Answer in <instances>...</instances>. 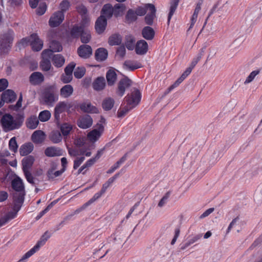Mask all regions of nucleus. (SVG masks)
<instances>
[{"label":"nucleus","instance_id":"f257e3e1","mask_svg":"<svg viewBox=\"0 0 262 262\" xmlns=\"http://www.w3.org/2000/svg\"><path fill=\"white\" fill-rule=\"evenodd\" d=\"M42 100L43 103L49 106H53L58 100V94L55 85L46 88L42 94Z\"/></svg>","mask_w":262,"mask_h":262},{"label":"nucleus","instance_id":"f03ea898","mask_svg":"<svg viewBox=\"0 0 262 262\" xmlns=\"http://www.w3.org/2000/svg\"><path fill=\"white\" fill-rule=\"evenodd\" d=\"M14 205L13 208V210L8 212L6 215L2 217L5 224L8 222L9 221L15 218L17 215V212L19 210L21 204L23 202V195L22 193L15 194L14 195Z\"/></svg>","mask_w":262,"mask_h":262},{"label":"nucleus","instance_id":"7ed1b4c3","mask_svg":"<svg viewBox=\"0 0 262 262\" xmlns=\"http://www.w3.org/2000/svg\"><path fill=\"white\" fill-rule=\"evenodd\" d=\"M71 35L74 37L80 36L81 41L83 43L89 42L91 39L90 31L83 27H74L71 31Z\"/></svg>","mask_w":262,"mask_h":262},{"label":"nucleus","instance_id":"20e7f679","mask_svg":"<svg viewBox=\"0 0 262 262\" xmlns=\"http://www.w3.org/2000/svg\"><path fill=\"white\" fill-rule=\"evenodd\" d=\"M50 235L48 232H45L38 241L33 248L25 253L18 262H24L25 260L28 259L33 255L36 252L39 250L40 247L43 246L47 240L49 238Z\"/></svg>","mask_w":262,"mask_h":262},{"label":"nucleus","instance_id":"39448f33","mask_svg":"<svg viewBox=\"0 0 262 262\" xmlns=\"http://www.w3.org/2000/svg\"><path fill=\"white\" fill-rule=\"evenodd\" d=\"M20 43L23 46H27L30 44L34 51H38L43 47V42L41 40L36 34H32L29 38L23 39Z\"/></svg>","mask_w":262,"mask_h":262},{"label":"nucleus","instance_id":"423d86ee","mask_svg":"<svg viewBox=\"0 0 262 262\" xmlns=\"http://www.w3.org/2000/svg\"><path fill=\"white\" fill-rule=\"evenodd\" d=\"M1 123L3 128L5 132L13 130L19 126V124L10 114H6L3 116L1 119Z\"/></svg>","mask_w":262,"mask_h":262},{"label":"nucleus","instance_id":"0eeeda50","mask_svg":"<svg viewBox=\"0 0 262 262\" xmlns=\"http://www.w3.org/2000/svg\"><path fill=\"white\" fill-rule=\"evenodd\" d=\"M141 94L138 90H134L130 95L126 97L127 105L130 108H133L137 106L140 102Z\"/></svg>","mask_w":262,"mask_h":262},{"label":"nucleus","instance_id":"6e6552de","mask_svg":"<svg viewBox=\"0 0 262 262\" xmlns=\"http://www.w3.org/2000/svg\"><path fill=\"white\" fill-rule=\"evenodd\" d=\"M52 51L49 50H45L42 53V60L40 62V66L42 70L48 71L51 67L50 59L52 56Z\"/></svg>","mask_w":262,"mask_h":262},{"label":"nucleus","instance_id":"1a4fd4ad","mask_svg":"<svg viewBox=\"0 0 262 262\" xmlns=\"http://www.w3.org/2000/svg\"><path fill=\"white\" fill-rule=\"evenodd\" d=\"M64 18V15L62 12L56 11L50 17L49 25L51 27H56L60 25Z\"/></svg>","mask_w":262,"mask_h":262},{"label":"nucleus","instance_id":"9d476101","mask_svg":"<svg viewBox=\"0 0 262 262\" xmlns=\"http://www.w3.org/2000/svg\"><path fill=\"white\" fill-rule=\"evenodd\" d=\"M104 130L101 127L100 129L95 127V128L89 132L86 136L88 140L92 143H94L99 140L102 135Z\"/></svg>","mask_w":262,"mask_h":262},{"label":"nucleus","instance_id":"9b49d317","mask_svg":"<svg viewBox=\"0 0 262 262\" xmlns=\"http://www.w3.org/2000/svg\"><path fill=\"white\" fill-rule=\"evenodd\" d=\"M77 52L79 57L86 59L89 58L92 56L93 50L89 45H82L78 48Z\"/></svg>","mask_w":262,"mask_h":262},{"label":"nucleus","instance_id":"f8f14e48","mask_svg":"<svg viewBox=\"0 0 262 262\" xmlns=\"http://www.w3.org/2000/svg\"><path fill=\"white\" fill-rule=\"evenodd\" d=\"M93 123L92 117L89 115H85L79 117L77 124L79 127L85 129L91 127Z\"/></svg>","mask_w":262,"mask_h":262},{"label":"nucleus","instance_id":"ddd939ff","mask_svg":"<svg viewBox=\"0 0 262 262\" xmlns=\"http://www.w3.org/2000/svg\"><path fill=\"white\" fill-rule=\"evenodd\" d=\"M132 81L127 77H125L120 80L118 84V88L116 91L117 94L121 97L125 91L126 89L130 86Z\"/></svg>","mask_w":262,"mask_h":262},{"label":"nucleus","instance_id":"4468645a","mask_svg":"<svg viewBox=\"0 0 262 262\" xmlns=\"http://www.w3.org/2000/svg\"><path fill=\"white\" fill-rule=\"evenodd\" d=\"M12 188L16 191V192H15L13 194V200H14V195L16 194V193L20 194L22 193L23 195V196H24V185L22 182V180L18 177H17L15 178L12 181Z\"/></svg>","mask_w":262,"mask_h":262},{"label":"nucleus","instance_id":"2eb2a0df","mask_svg":"<svg viewBox=\"0 0 262 262\" xmlns=\"http://www.w3.org/2000/svg\"><path fill=\"white\" fill-rule=\"evenodd\" d=\"M142 67V64L137 61L127 60L123 64V69L126 71H133Z\"/></svg>","mask_w":262,"mask_h":262},{"label":"nucleus","instance_id":"dca6fc26","mask_svg":"<svg viewBox=\"0 0 262 262\" xmlns=\"http://www.w3.org/2000/svg\"><path fill=\"white\" fill-rule=\"evenodd\" d=\"M146 7L148 9V13L145 17V21L147 25H151L153 23V20L156 16V8L154 5L148 4L146 5Z\"/></svg>","mask_w":262,"mask_h":262},{"label":"nucleus","instance_id":"f3484780","mask_svg":"<svg viewBox=\"0 0 262 262\" xmlns=\"http://www.w3.org/2000/svg\"><path fill=\"white\" fill-rule=\"evenodd\" d=\"M148 44L144 40H140L136 43L135 47L136 53L138 55H144L148 51Z\"/></svg>","mask_w":262,"mask_h":262},{"label":"nucleus","instance_id":"a211bd4d","mask_svg":"<svg viewBox=\"0 0 262 262\" xmlns=\"http://www.w3.org/2000/svg\"><path fill=\"white\" fill-rule=\"evenodd\" d=\"M45 154L49 157L60 156L62 155V150L58 147L50 146L45 150Z\"/></svg>","mask_w":262,"mask_h":262},{"label":"nucleus","instance_id":"6ab92c4d","mask_svg":"<svg viewBox=\"0 0 262 262\" xmlns=\"http://www.w3.org/2000/svg\"><path fill=\"white\" fill-rule=\"evenodd\" d=\"M46 137V135L43 131L37 130L32 134L31 139L35 144H38L42 143L45 140Z\"/></svg>","mask_w":262,"mask_h":262},{"label":"nucleus","instance_id":"aec40b11","mask_svg":"<svg viewBox=\"0 0 262 262\" xmlns=\"http://www.w3.org/2000/svg\"><path fill=\"white\" fill-rule=\"evenodd\" d=\"M107 24L106 19L100 16L96 20L95 23V29L99 34L102 33L105 29Z\"/></svg>","mask_w":262,"mask_h":262},{"label":"nucleus","instance_id":"412c9836","mask_svg":"<svg viewBox=\"0 0 262 262\" xmlns=\"http://www.w3.org/2000/svg\"><path fill=\"white\" fill-rule=\"evenodd\" d=\"M44 80V76L40 73L35 72L30 76V82L33 85H38L42 83Z\"/></svg>","mask_w":262,"mask_h":262},{"label":"nucleus","instance_id":"4be33fe9","mask_svg":"<svg viewBox=\"0 0 262 262\" xmlns=\"http://www.w3.org/2000/svg\"><path fill=\"white\" fill-rule=\"evenodd\" d=\"M12 40L13 32L11 31H9L8 32L2 35L1 45L3 48H7L9 46L8 44L10 43Z\"/></svg>","mask_w":262,"mask_h":262},{"label":"nucleus","instance_id":"5701e85b","mask_svg":"<svg viewBox=\"0 0 262 262\" xmlns=\"http://www.w3.org/2000/svg\"><path fill=\"white\" fill-rule=\"evenodd\" d=\"M108 56L107 50L103 48L97 49L95 53V57L96 60L103 61L106 59Z\"/></svg>","mask_w":262,"mask_h":262},{"label":"nucleus","instance_id":"b1692460","mask_svg":"<svg viewBox=\"0 0 262 262\" xmlns=\"http://www.w3.org/2000/svg\"><path fill=\"white\" fill-rule=\"evenodd\" d=\"M105 80L104 77H99L96 78L93 83V89L97 91L103 90L105 86Z\"/></svg>","mask_w":262,"mask_h":262},{"label":"nucleus","instance_id":"393cba45","mask_svg":"<svg viewBox=\"0 0 262 262\" xmlns=\"http://www.w3.org/2000/svg\"><path fill=\"white\" fill-rule=\"evenodd\" d=\"M80 109L86 113H98V109L95 106L92 105L90 102H86L82 103L80 105Z\"/></svg>","mask_w":262,"mask_h":262},{"label":"nucleus","instance_id":"a878e982","mask_svg":"<svg viewBox=\"0 0 262 262\" xmlns=\"http://www.w3.org/2000/svg\"><path fill=\"white\" fill-rule=\"evenodd\" d=\"M115 102V100L113 98L106 97L102 100L101 106L105 111H108L113 108Z\"/></svg>","mask_w":262,"mask_h":262},{"label":"nucleus","instance_id":"bb28decb","mask_svg":"<svg viewBox=\"0 0 262 262\" xmlns=\"http://www.w3.org/2000/svg\"><path fill=\"white\" fill-rule=\"evenodd\" d=\"M16 97V95L14 91L11 90H7L2 94V99L6 102H11L14 101Z\"/></svg>","mask_w":262,"mask_h":262},{"label":"nucleus","instance_id":"cd10ccee","mask_svg":"<svg viewBox=\"0 0 262 262\" xmlns=\"http://www.w3.org/2000/svg\"><path fill=\"white\" fill-rule=\"evenodd\" d=\"M117 75L114 70H109L106 74L107 84L110 86L113 85L117 80Z\"/></svg>","mask_w":262,"mask_h":262},{"label":"nucleus","instance_id":"c85d7f7f","mask_svg":"<svg viewBox=\"0 0 262 262\" xmlns=\"http://www.w3.org/2000/svg\"><path fill=\"white\" fill-rule=\"evenodd\" d=\"M34 162L33 157L30 156L24 158L22 161L23 169L24 172L29 171Z\"/></svg>","mask_w":262,"mask_h":262},{"label":"nucleus","instance_id":"c756f323","mask_svg":"<svg viewBox=\"0 0 262 262\" xmlns=\"http://www.w3.org/2000/svg\"><path fill=\"white\" fill-rule=\"evenodd\" d=\"M142 34L146 40H152L155 36V31L151 27H145L142 30Z\"/></svg>","mask_w":262,"mask_h":262},{"label":"nucleus","instance_id":"7c9ffc66","mask_svg":"<svg viewBox=\"0 0 262 262\" xmlns=\"http://www.w3.org/2000/svg\"><path fill=\"white\" fill-rule=\"evenodd\" d=\"M39 124V119L35 116H32L28 118L26 121L27 127L30 129L36 128Z\"/></svg>","mask_w":262,"mask_h":262},{"label":"nucleus","instance_id":"2f4dec72","mask_svg":"<svg viewBox=\"0 0 262 262\" xmlns=\"http://www.w3.org/2000/svg\"><path fill=\"white\" fill-rule=\"evenodd\" d=\"M57 167V165L55 164L52 165L51 167L49 169L48 171V176L49 178L54 179L60 176L63 173V171H61V170H56Z\"/></svg>","mask_w":262,"mask_h":262},{"label":"nucleus","instance_id":"473e14b6","mask_svg":"<svg viewBox=\"0 0 262 262\" xmlns=\"http://www.w3.org/2000/svg\"><path fill=\"white\" fill-rule=\"evenodd\" d=\"M113 14H114L113 12V8L110 4L105 5L101 11V16H103V18H110L112 17Z\"/></svg>","mask_w":262,"mask_h":262},{"label":"nucleus","instance_id":"72a5a7b5","mask_svg":"<svg viewBox=\"0 0 262 262\" xmlns=\"http://www.w3.org/2000/svg\"><path fill=\"white\" fill-rule=\"evenodd\" d=\"M34 146L31 143H28L22 145L20 149L19 152L21 156H26L29 154L33 150Z\"/></svg>","mask_w":262,"mask_h":262},{"label":"nucleus","instance_id":"f704fd0d","mask_svg":"<svg viewBox=\"0 0 262 262\" xmlns=\"http://www.w3.org/2000/svg\"><path fill=\"white\" fill-rule=\"evenodd\" d=\"M73 93V88L72 85L67 84L60 89V95L64 98L70 97Z\"/></svg>","mask_w":262,"mask_h":262},{"label":"nucleus","instance_id":"c9c22d12","mask_svg":"<svg viewBox=\"0 0 262 262\" xmlns=\"http://www.w3.org/2000/svg\"><path fill=\"white\" fill-rule=\"evenodd\" d=\"M67 107V104L63 102L58 103L55 107L54 116L56 119L59 118V115L64 112Z\"/></svg>","mask_w":262,"mask_h":262},{"label":"nucleus","instance_id":"e433bc0d","mask_svg":"<svg viewBox=\"0 0 262 262\" xmlns=\"http://www.w3.org/2000/svg\"><path fill=\"white\" fill-rule=\"evenodd\" d=\"M125 10L126 7L124 4H116L113 8L114 14L116 17L122 15Z\"/></svg>","mask_w":262,"mask_h":262},{"label":"nucleus","instance_id":"4c0bfd02","mask_svg":"<svg viewBox=\"0 0 262 262\" xmlns=\"http://www.w3.org/2000/svg\"><path fill=\"white\" fill-rule=\"evenodd\" d=\"M122 42L121 36L118 34H114L111 36L108 39V42L111 46H117L120 45Z\"/></svg>","mask_w":262,"mask_h":262},{"label":"nucleus","instance_id":"58836bf2","mask_svg":"<svg viewBox=\"0 0 262 262\" xmlns=\"http://www.w3.org/2000/svg\"><path fill=\"white\" fill-rule=\"evenodd\" d=\"M125 40V44L127 49L129 50H133L135 47V38L131 35H128L126 36Z\"/></svg>","mask_w":262,"mask_h":262},{"label":"nucleus","instance_id":"ea45409f","mask_svg":"<svg viewBox=\"0 0 262 262\" xmlns=\"http://www.w3.org/2000/svg\"><path fill=\"white\" fill-rule=\"evenodd\" d=\"M53 64L57 67H61L64 64L65 60L60 54H56L53 57Z\"/></svg>","mask_w":262,"mask_h":262},{"label":"nucleus","instance_id":"a19ab883","mask_svg":"<svg viewBox=\"0 0 262 262\" xmlns=\"http://www.w3.org/2000/svg\"><path fill=\"white\" fill-rule=\"evenodd\" d=\"M50 139L54 143H58L61 141L62 136L58 131L52 132L50 136Z\"/></svg>","mask_w":262,"mask_h":262},{"label":"nucleus","instance_id":"79ce46f5","mask_svg":"<svg viewBox=\"0 0 262 262\" xmlns=\"http://www.w3.org/2000/svg\"><path fill=\"white\" fill-rule=\"evenodd\" d=\"M137 18L135 12L132 9L128 10L125 16V21L129 24L135 21Z\"/></svg>","mask_w":262,"mask_h":262},{"label":"nucleus","instance_id":"37998d69","mask_svg":"<svg viewBox=\"0 0 262 262\" xmlns=\"http://www.w3.org/2000/svg\"><path fill=\"white\" fill-rule=\"evenodd\" d=\"M180 0H171L170 3V12L168 14V23L169 24L170 20V19L175 12L178 4L179 3Z\"/></svg>","mask_w":262,"mask_h":262},{"label":"nucleus","instance_id":"c03bdc74","mask_svg":"<svg viewBox=\"0 0 262 262\" xmlns=\"http://www.w3.org/2000/svg\"><path fill=\"white\" fill-rule=\"evenodd\" d=\"M51 116V114L49 111L44 110L39 113L38 119L41 122H46L50 119Z\"/></svg>","mask_w":262,"mask_h":262},{"label":"nucleus","instance_id":"a18cd8bd","mask_svg":"<svg viewBox=\"0 0 262 262\" xmlns=\"http://www.w3.org/2000/svg\"><path fill=\"white\" fill-rule=\"evenodd\" d=\"M50 49L52 51V55L53 52H60L62 50V47L60 43L56 41H52L50 46Z\"/></svg>","mask_w":262,"mask_h":262},{"label":"nucleus","instance_id":"49530a36","mask_svg":"<svg viewBox=\"0 0 262 262\" xmlns=\"http://www.w3.org/2000/svg\"><path fill=\"white\" fill-rule=\"evenodd\" d=\"M70 6V3L68 0H63L61 2L59 6L60 10L57 11L62 12L64 14V13L69 9Z\"/></svg>","mask_w":262,"mask_h":262},{"label":"nucleus","instance_id":"de8ad7c7","mask_svg":"<svg viewBox=\"0 0 262 262\" xmlns=\"http://www.w3.org/2000/svg\"><path fill=\"white\" fill-rule=\"evenodd\" d=\"M72 129V125L70 124L65 123L60 126L61 132L63 136H67Z\"/></svg>","mask_w":262,"mask_h":262},{"label":"nucleus","instance_id":"09e8293b","mask_svg":"<svg viewBox=\"0 0 262 262\" xmlns=\"http://www.w3.org/2000/svg\"><path fill=\"white\" fill-rule=\"evenodd\" d=\"M103 194V193L100 191L99 192H98L96 193L93 197L90 199L87 203L84 204L82 206V208L85 209L86 207H88L89 205L91 204L93 202H94L96 200L98 199L99 198L101 197V196Z\"/></svg>","mask_w":262,"mask_h":262},{"label":"nucleus","instance_id":"8fccbe9b","mask_svg":"<svg viewBox=\"0 0 262 262\" xmlns=\"http://www.w3.org/2000/svg\"><path fill=\"white\" fill-rule=\"evenodd\" d=\"M259 70H255L252 71L247 77L246 79L244 81V84H247L252 82L255 78V76L259 74Z\"/></svg>","mask_w":262,"mask_h":262},{"label":"nucleus","instance_id":"3c124183","mask_svg":"<svg viewBox=\"0 0 262 262\" xmlns=\"http://www.w3.org/2000/svg\"><path fill=\"white\" fill-rule=\"evenodd\" d=\"M184 79L183 77L181 76L172 85L168 88L165 94H166L169 93L172 90L178 86Z\"/></svg>","mask_w":262,"mask_h":262},{"label":"nucleus","instance_id":"603ef678","mask_svg":"<svg viewBox=\"0 0 262 262\" xmlns=\"http://www.w3.org/2000/svg\"><path fill=\"white\" fill-rule=\"evenodd\" d=\"M184 79L183 77L181 76L172 85L168 88L165 94H166L169 93L172 90L178 86Z\"/></svg>","mask_w":262,"mask_h":262},{"label":"nucleus","instance_id":"864d4df0","mask_svg":"<svg viewBox=\"0 0 262 262\" xmlns=\"http://www.w3.org/2000/svg\"><path fill=\"white\" fill-rule=\"evenodd\" d=\"M10 149L14 152H16L18 148V145L16 141L15 137L12 138L9 143Z\"/></svg>","mask_w":262,"mask_h":262},{"label":"nucleus","instance_id":"5fc2aeb1","mask_svg":"<svg viewBox=\"0 0 262 262\" xmlns=\"http://www.w3.org/2000/svg\"><path fill=\"white\" fill-rule=\"evenodd\" d=\"M85 72V70L84 68H77L75 69L74 75L77 78H80L84 75Z\"/></svg>","mask_w":262,"mask_h":262},{"label":"nucleus","instance_id":"6e6d98bb","mask_svg":"<svg viewBox=\"0 0 262 262\" xmlns=\"http://www.w3.org/2000/svg\"><path fill=\"white\" fill-rule=\"evenodd\" d=\"M132 108H130L128 105L123 108H120L117 112V116L119 118L124 117Z\"/></svg>","mask_w":262,"mask_h":262},{"label":"nucleus","instance_id":"4d7b16f0","mask_svg":"<svg viewBox=\"0 0 262 262\" xmlns=\"http://www.w3.org/2000/svg\"><path fill=\"white\" fill-rule=\"evenodd\" d=\"M254 201L257 203L262 202V187L258 189L255 193Z\"/></svg>","mask_w":262,"mask_h":262},{"label":"nucleus","instance_id":"13d9d810","mask_svg":"<svg viewBox=\"0 0 262 262\" xmlns=\"http://www.w3.org/2000/svg\"><path fill=\"white\" fill-rule=\"evenodd\" d=\"M68 153L71 157H76L79 155H81V150H78L75 148H68Z\"/></svg>","mask_w":262,"mask_h":262},{"label":"nucleus","instance_id":"bf43d9fd","mask_svg":"<svg viewBox=\"0 0 262 262\" xmlns=\"http://www.w3.org/2000/svg\"><path fill=\"white\" fill-rule=\"evenodd\" d=\"M126 54V50L124 46L119 47L116 52V56L122 59L124 58Z\"/></svg>","mask_w":262,"mask_h":262},{"label":"nucleus","instance_id":"052dcab7","mask_svg":"<svg viewBox=\"0 0 262 262\" xmlns=\"http://www.w3.org/2000/svg\"><path fill=\"white\" fill-rule=\"evenodd\" d=\"M47 5L46 3H41L39 7L36 10V13L39 15H41L45 13Z\"/></svg>","mask_w":262,"mask_h":262},{"label":"nucleus","instance_id":"680f3d73","mask_svg":"<svg viewBox=\"0 0 262 262\" xmlns=\"http://www.w3.org/2000/svg\"><path fill=\"white\" fill-rule=\"evenodd\" d=\"M76 64L74 62H72L67 66L65 69L64 72L66 74L72 75V72L74 68H75Z\"/></svg>","mask_w":262,"mask_h":262},{"label":"nucleus","instance_id":"e2e57ef3","mask_svg":"<svg viewBox=\"0 0 262 262\" xmlns=\"http://www.w3.org/2000/svg\"><path fill=\"white\" fill-rule=\"evenodd\" d=\"M105 123H106L105 119L103 117L101 116L100 120L96 124L95 127L98 128H99V129H100V127L101 128V127H102L103 128V130L104 131V125H105Z\"/></svg>","mask_w":262,"mask_h":262},{"label":"nucleus","instance_id":"0e129e2a","mask_svg":"<svg viewBox=\"0 0 262 262\" xmlns=\"http://www.w3.org/2000/svg\"><path fill=\"white\" fill-rule=\"evenodd\" d=\"M146 10H148L147 7H146L145 5L144 7H139L138 8H137L136 11H135V13L137 15L142 16L146 13Z\"/></svg>","mask_w":262,"mask_h":262},{"label":"nucleus","instance_id":"69168bd1","mask_svg":"<svg viewBox=\"0 0 262 262\" xmlns=\"http://www.w3.org/2000/svg\"><path fill=\"white\" fill-rule=\"evenodd\" d=\"M84 157H81L80 158H77L74 162L73 168L74 169H77L81 164L84 161Z\"/></svg>","mask_w":262,"mask_h":262},{"label":"nucleus","instance_id":"338daca9","mask_svg":"<svg viewBox=\"0 0 262 262\" xmlns=\"http://www.w3.org/2000/svg\"><path fill=\"white\" fill-rule=\"evenodd\" d=\"M72 79V75L64 74L62 75L61 80L64 83H68L70 82Z\"/></svg>","mask_w":262,"mask_h":262},{"label":"nucleus","instance_id":"774afa93","mask_svg":"<svg viewBox=\"0 0 262 262\" xmlns=\"http://www.w3.org/2000/svg\"><path fill=\"white\" fill-rule=\"evenodd\" d=\"M74 144L78 147L82 146L85 143V139L84 138H78L74 140Z\"/></svg>","mask_w":262,"mask_h":262}]
</instances>
